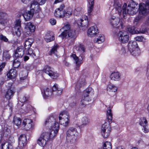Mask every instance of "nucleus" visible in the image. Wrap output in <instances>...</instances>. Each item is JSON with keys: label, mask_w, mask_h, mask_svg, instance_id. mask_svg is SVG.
Wrapping results in <instances>:
<instances>
[{"label": "nucleus", "mask_w": 149, "mask_h": 149, "mask_svg": "<svg viewBox=\"0 0 149 149\" xmlns=\"http://www.w3.org/2000/svg\"><path fill=\"white\" fill-rule=\"evenodd\" d=\"M31 0H21L22 3L24 4H27Z\"/></svg>", "instance_id": "nucleus-62"}, {"label": "nucleus", "mask_w": 149, "mask_h": 149, "mask_svg": "<svg viewBox=\"0 0 149 149\" xmlns=\"http://www.w3.org/2000/svg\"><path fill=\"white\" fill-rule=\"evenodd\" d=\"M78 135L77 129L74 127H70L66 133V139L68 143L74 144L76 143Z\"/></svg>", "instance_id": "nucleus-4"}, {"label": "nucleus", "mask_w": 149, "mask_h": 149, "mask_svg": "<svg viewBox=\"0 0 149 149\" xmlns=\"http://www.w3.org/2000/svg\"><path fill=\"white\" fill-rule=\"evenodd\" d=\"M7 102H2L1 104V106L4 108H6V105L8 104Z\"/></svg>", "instance_id": "nucleus-60"}, {"label": "nucleus", "mask_w": 149, "mask_h": 149, "mask_svg": "<svg viewBox=\"0 0 149 149\" xmlns=\"http://www.w3.org/2000/svg\"><path fill=\"white\" fill-rule=\"evenodd\" d=\"M81 127H83L88 125L90 122V120L89 118L86 116L83 117L81 119Z\"/></svg>", "instance_id": "nucleus-30"}, {"label": "nucleus", "mask_w": 149, "mask_h": 149, "mask_svg": "<svg viewBox=\"0 0 149 149\" xmlns=\"http://www.w3.org/2000/svg\"><path fill=\"white\" fill-rule=\"evenodd\" d=\"M111 127L109 123L106 122L101 127V133L102 136L105 138H107L110 135Z\"/></svg>", "instance_id": "nucleus-12"}, {"label": "nucleus", "mask_w": 149, "mask_h": 149, "mask_svg": "<svg viewBox=\"0 0 149 149\" xmlns=\"http://www.w3.org/2000/svg\"><path fill=\"white\" fill-rule=\"evenodd\" d=\"M85 81L84 79H83V81L81 82L80 81H79V82L77 83L75 86V88L76 90H78L80 87L85 85Z\"/></svg>", "instance_id": "nucleus-46"}, {"label": "nucleus", "mask_w": 149, "mask_h": 149, "mask_svg": "<svg viewBox=\"0 0 149 149\" xmlns=\"http://www.w3.org/2000/svg\"><path fill=\"white\" fill-rule=\"evenodd\" d=\"M105 40L104 36L103 35L100 34L99 35L98 38L94 40L95 42L98 43H101L103 42Z\"/></svg>", "instance_id": "nucleus-34"}, {"label": "nucleus", "mask_w": 149, "mask_h": 149, "mask_svg": "<svg viewBox=\"0 0 149 149\" xmlns=\"http://www.w3.org/2000/svg\"><path fill=\"white\" fill-rule=\"evenodd\" d=\"M15 27H21V20L20 19H17L15 22Z\"/></svg>", "instance_id": "nucleus-51"}, {"label": "nucleus", "mask_w": 149, "mask_h": 149, "mask_svg": "<svg viewBox=\"0 0 149 149\" xmlns=\"http://www.w3.org/2000/svg\"><path fill=\"white\" fill-rule=\"evenodd\" d=\"M34 42V39L32 38H28L25 42L24 45L25 49H29L31 47Z\"/></svg>", "instance_id": "nucleus-31"}, {"label": "nucleus", "mask_w": 149, "mask_h": 149, "mask_svg": "<svg viewBox=\"0 0 149 149\" xmlns=\"http://www.w3.org/2000/svg\"><path fill=\"white\" fill-rule=\"evenodd\" d=\"M88 2L89 4V6H93L94 0H88Z\"/></svg>", "instance_id": "nucleus-59"}, {"label": "nucleus", "mask_w": 149, "mask_h": 149, "mask_svg": "<svg viewBox=\"0 0 149 149\" xmlns=\"http://www.w3.org/2000/svg\"><path fill=\"white\" fill-rule=\"evenodd\" d=\"M29 58V57L28 56H25L24 57V61H27Z\"/></svg>", "instance_id": "nucleus-64"}, {"label": "nucleus", "mask_w": 149, "mask_h": 149, "mask_svg": "<svg viewBox=\"0 0 149 149\" xmlns=\"http://www.w3.org/2000/svg\"><path fill=\"white\" fill-rule=\"evenodd\" d=\"M113 105L109 106L108 108L109 109H108L107 112V118L109 122H111L112 120L113 114L111 109L113 107Z\"/></svg>", "instance_id": "nucleus-33"}, {"label": "nucleus", "mask_w": 149, "mask_h": 149, "mask_svg": "<svg viewBox=\"0 0 149 149\" xmlns=\"http://www.w3.org/2000/svg\"><path fill=\"white\" fill-rule=\"evenodd\" d=\"M22 32L21 27H15V33L17 36L19 37L20 36Z\"/></svg>", "instance_id": "nucleus-47"}, {"label": "nucleus", "mask_w": 149, "mask_h": 149, "mask_svg": "<svg viewBox=\"0 0 149 149\" xmlns=\"http://www.w3.org/2000/svg\"><path fill=\"white\" fill-rule=\"evenodd\" d=\"M93 6H88V13L90 14L92 12L93 10Z\"/></svg>", "instance_id": "nucleus-58"}, {"label": "nucleus", "mask_w": 149, "mask_h": 149, "mask_svg": "<svg viewBox=\"0 0 149 149\" xmlns=\"http://www.w3.org/2000/svg\"><path fill=\"white\" fill-rule=\"evenodd\" d=\"M45 125H49L51 127V132H49L52 138H54L57 135L59 129L58 123L56 122L53 117H49L46 119L45 122Z\"/></svg>", "instance_id": "nucleus-3"}, {"label": "nucleus", "mask_w": 149, "mask_h": 149, "mask_svg": "<svg viewBox=\"0 0 149 149\" xmlns=\"http://www.w3.org/2000/svg\"><path fill=\"white\" fill-rule=\"evenodd\" d=\"M13 122L15 124L18 126L21 125V119L19 118L15 117L14 118Z\"/></svg>", "instance_id": "nucleus-44"}, {"label": "nucleus", "mask_w": 149, "mask_h": 149, "mask_svg": "<svg viewBox=\"0 0 149 149\" xmlns=\"http://www.w3.org/2000/svg\"><path fill=\"white\" fill-rule=\"evenodd\" d=\"M71 57L74 61L76 64L75 68L77 70H79L80 66L83 63L82 60L79 59L78 57L75 54H72Z\"/></svg>", "instance_id": "nucleus-22"}, {"label": "nucleus", "mask_w": 149, "mask_h": 149, "mask_svg": "<svg viewBox=\"0 0 149 149\" xmlns=\"http://www.w3.org/2000/svg\"><path fill=\"white\" fill-rule=\"evenodd\" d=\"M127 29L128 31L132 34H138V31L135 30V28L134 26H128L127 27Z\"/></svg>", "instance_id": "nucleus-39"}, {"label": "nucleus", "mask_w": 149, "mask_h": 149, "mask_svg": "<svg viewBox=\"0 0 149 149\" xmlns=\"http://www.w3.org/2000/svg\"><path fill=\"white\" fill-rule=\"evenodd\" d=\"M76 23L79 27L87 26L88 24L87 17L85 15L83 16L81 18L77 20Z\"/></svg>", "instance_id": "nucleus-18"}, {"label": "nucleus", "mask_w": 149, "mask_h": 149, "mask_svg": "<svg viewBox=\"0 0 149 149\" xmlns=\"http://www.w3.org/2000/svg\"><path fill=\"white\" fill-rule=\"evenodd\" d=\"M33 11H32L31 10L26 12L23 15L25 20L27 21L31 19L33 16Z\"/></svg>", "instance_id": "nucleus-27"}, {"label": "nucleus", "mask_w": 149, "mask_h": 149, "mask_svg": "<svg viewBox=\"0 0 149 149\" xmlns=\"http://www.w3.org/2000/svg\"><path fill=\"white\" fill-rule=\"evenodd\" d=\"M147 120L145 117H142L140 118L139 121V124L143 127L142 130L145 133H147L148 132V130L147 128Z\"/></svg>", "instance_id": "nucleus-20"}, {"label": "nucleus", "mask_w": 149, "mask_h": 149, "mask_svg": "<svg viewBox=\"0 0 149 149\" xmlns=\"http://www.w3.org/2000/svg\"><path fill=\"white\" fill-rule=\"evenodd\" d=\"M128 50L130 53L134 56L138 55L139 49L137 42L135 41H130L128 45Z\"/></svg>", "instance_id": "nucleus-6"}, {"label": "nucleus", "mask_w": 149, "mask_h": 149, "mask_svg": "<svg viewBox=\"0 0 149 149\" xmlns=\"http://www.w3.org/2000/svg\"><path fill=\"white\" fill-rule=\"evenodd\" d=\"M114 36L117 37L121 43H125L127 42L129 40V36L127 32L125 31H120L115 33Z\"/></svg>", "instance_id": "nucleus-7"}, {"label": "nucleus", "mask_w": 149, "mask_h": 149, "mask_svg": "<svg viewBox=\"0 0 149 149\" xmlns=\"http://www.w3.org/2000/svg\"><path fill=\"white\" fill-rule=\"evenodd\" d=\"M107 89L111 92H116L118 88L113 85L109 84L107 86Z\"/></svg>", "instance_id": "nucleus-41"}, {"label": "nucleus", "mask_w": 149, "mask_h": 149, "mask_svg": "<svg viewBox=\"0 0 149 149\" xmlns=\"http://www.w3.org/2000/svg\"><path fill=\"white\" fill-rule=\"evenodd\" d=\"M76 50L77 51L79 54H82L85 52V49L83 45L80 44L79 46L76 47Z\"/></svg>", "instance_id": "nucleus-38"}, {"label": "nucleus", "mask_w": 149, "mask_h": 149, "mask_svg": "<svg viewBox=\"0 0 149 149\" xmlns=\"http://www.w3.org/2000/svg\"><path fill=\"white\" fill-rule=\"evenodd\" d=\"M49 22L52 25H55L56 22V20L54 18L50 19Z\"/></svg>", "instance_id": "nucleus-57"}, {"label": "nucleus", "mask_w": 149, "mask_h": 149, "mask_svg": "<svg viewBox=\"0 0 149 149\" xmlns=\"http://www.w3.org/2000/svg\"><path fill=\"white\" fill-rule=\"evenodd\" d=\"M59 119L60 124L65 126H67L70 119L69 113L67 111L61 112L59 115Z\"/></svg>", "instance_id": "nucleus-9"}, {"label": "nucleus", "mask_w": 149, "mask_h": 149, "mask_svg": "<svg viewBox=\"0 0 149 149\" xmlns=\"http://www.w3.org/2000/svg\"><path fill=\"white\" fill-rule=\"evenodd\" d=\"M117 49L118 51V53L120 54L124 55L126 53L125 48L121 45L118 46Z\"/></svg>", "instance_id": "nucleus-36"}, {"label": "nucleus", "mask_w": 149, "mask_h": 149, "mask_svg": "<svg viewBox=\"0 0 149 149\" xmlns=\"http://www.w3.org/2000/svg\"><path fill=\"white\" fill-rule=\"evenodd\" d=\"M103 149H112L111 143L108 141L105 142L103 144Z\"/></svg>", "instance_id": "nucleus-42"}, {"label": "nucleus", "mask_w": 149, "mask_h": 149, "mask_svg": "<svg viewBox=\"0 0 149 149\" xmlns=\"http://www.w3.org/2000/svg\"><path fill=\"white\" fill-rule=\"evenodd\" d=\"M20 64V62L17 59H15L13 62V65L15 68H17L18 67Z\"/></svg>", "instance_id": "nucleus-49"}, {"label": "nucleus", "mask_w": 149, "mask_h": 149, "mask_svg": "<svg viewBox=\"0 0 149 149\" xmlns=\"http://www.w3.org/2000/svg\"><path fill=\"white\" fill-rule=\"evenodd\" d=\"M40 5L37 1H33L31 2L30 7V9L32 11L34 10L38 11L40 10Z\"/></svg>", "instance_id": "nucleus-26"}, {"label": "nucleus", "mask_w": 149, "mask_h": 149, "mask_svg": "<svg viewBox=\"0 0 149 149\" xmlns=\"http://www.w3.org/2000/svg\"><path fill=\"white\" fill-rule=\"evenodd\" d=\"M7 16L6 14L5 13L0 12V24L5 26L8 22V20L4 18L5 17Z\"/></svg>", "instance_id": "nucleus-29"}, {"label": "nucleus", "mask_w": 149, "mask_h": 149, "mask_svg": "<svg viewBox=\"0 0 149 149\" xmlns=\"http://www.w3.org/2000/svg\"><path fill=\"white\" fill-rule=\"evenodd\" d=\"M58 47V45L57 44L54 45L52 47L49 53V54L50 55L53 54L56 55L57 53V49Z\"/></svg>", "instance_id": "nucleus-35"}, {"label": "nucleus", "mask_w": 149, "mask_h": 149, "mask_svg": "<svg viewBox=\"0 0 149 149\" xmlns=\"http://www.w3.org/2000/svg\"><path fill=\"white\" fill-rule=\"evenodd\" d=\"M9 134V132L6 131L4 132L3 136L0 141V146L1 149H13L12 144H9L7 142V136Z\"/></svg>", "instance_id": "nucleus-8"}, {"label": "nucleus", "mask_w": 149, "mask_h": 149, "mask_svg": "<svg viewBox=\"0 0 149 149\" xmlns=\"http://www.w3.org/2000/svg\"><path fill=\"white\" fill-rule=\"evenodd\" d=\"M25 52L26 54L31 56L33 57L36 56L35 54L33 52V50L30 48L25 49Z\"/></svg>", "instance_id": "nucleus-48"}, {"label": "nucleus", "mask_w": 149, "mask_h": 149, "mask_svg": "<svg viewBox=\"0 0 149 149\" xmlns=\"http://www.w3.org/2000/svg\"><path fill=\"white\" fill-rule=\"evenodd\" d=\"M10 57V54L8 51L4 50L3 51V59L8 60Z\"/></svg>", "instance_id": "nucleus-43"}, {"label": "nucleus", "mask_w": 149, "mask_h": 149, "mask_svg": "<svg viewBox=\"0 0 149 149\" xmlns=\"http://www.w3.org/2000/svg\"><path fill=\"white\" fill-rule=\"evenodd\" d=\"M15 140L14 137L13 136H10L9 137L8 140V143L9 144H12V143H13L15 142Z\"/></svg>", "instance_id": "nucleus-53"}, {"label": "nucleus", "mask_w": 149, "mask_h": 149, "mask_svg": "<svg viewBox=\"0 0 149 149\" xmlns=\"http://www.w3.org/2000/svg\"><path fill=\"white\" fill-rule=\"evenodd\" d=\"M81 9L82 8L81 7L77 8L74 11V15L76 16H78L81 12Z\"/></svg>", "instance_id": "nucleus-50"}, {"label": "nucleus", "mask_w": 149, "mask_h": 149, "mask_svg": "<svg viewBox=\"0 0 149 149\" xmlns=\"http://www.w3.org/2000/svg\"><path fill=\"white\" fill-rule=\"evenodd\" d=\"M28 98L26 96H24L23 97L22 100V102H25L27 101Z\"/></svg>", "instance_id": "nucleus-63"}, {"label": "nucleus", "mask_w": 149, "mask_h": 149, "mask_svg": "<svg viewBox=\"0 0 149 149\" xmlns=\"http://www.w3.org/2000/svg\"><path fill=\"white\" fill-rule=\"evenodd\" d=\"M110 78L112 80L116 81H119L121 79V74L118 72H114L111 74Z\"/></svg>", "instance_id": "nucleus-25"}, {"label": "nucleus", "mask_w": 149, "mask_h": 149, "mask_svg": "<svg viewBox=\"0 0 149 149\" xmlns=\"http://www.w3.org/2000/svg\"><path fill=\"white\" fill-rule=\"evenodd\" d=\"M115 7L119 15L128 14L130 15H133L136 14L139 10L138 4L133 1L130 3L127 6L126 3H124L122 9L120 3H115Z\"/></svg>", "instance_id": "nucleus-1"}, {"label": "nucleus", "mask_w": 149, "mask_h": 149, "mask_svg": "<svg viewBox=\"0 0 149 149\" xmlns=\"http://www.w3.org/2000/svg\"><path fill=\"white\" fill-rule=\"evenodd\" d=\"M72 9L70 7H68L65 10H64V16L66 17H69L72 14Z\"/></svg>", "instance_id": "nucleus-37"}, {"label": "nucleus", "mask_w": 149, "mask_h": 149, "mask_svg": "<svg viewBox=\"0 0 149 149\" xmlns=\"http://www.w3.org/2000/svg\"><path fill=\"white\" fill-rule=\"evenodd\" d=\"M138 31L139 33H144L147 32L148 30L146 28H144L140 29L139 31Z\"/></svg>", "instance_id": "nucleus-52"}, {"label": "nucleus", "mask_w": 149, "mask_h": 149, "mask_svg": "<svg viewBox=\"0 0 149 149\" xmlns=\"http://www.w3.org/2000/svg\"><path fill=\"white\" fill-rule=\"evenodd\" d=\"M17 72L15 70L11 69L10 70L7 74L8 78L10 79L15 78L17 76Z\"/></svg>", "instance_id": "nucleus-32"}, {"label": "nucleus", "mask_w": 149, "mask_h": 149, "mask_svg": "<svg viewBox=\"0 0 149 149\" xmlns=\"http://www.w3.org/2000/svg\"><path fill=\"white\" fill-rule=\"evenodd\" d=\"M121 19L118 18H116L114 16H111L109 19V21L111 25L114 27L118 25L119 23L121 25V28H123V26Z\"/></svg>", "instance_id": "nucleus-15"}, {"label": "nucleus", "mask_w": 149, "mask_h": 149, "mask_svg": "<svg viewBox=\"0 0 149 149\" xmlns=\"http://www.w3.org/2000/svg\"><path fill=\"white\" fill-rule=\"evenodd\" d=\"M53 138L51 137V135L49 132H44L41 133L38 139L37 142L40 146L43 147L46 145L49 140Z\"/></svg>", "instance_id": "nucleus-5"}, {"label": "nucleus", "mask_w": 149, "mask_h": 149, "mask_svg": "<svg viewBox=\"0 0 149 149\" xmlns=\"http://www.w3.org/2000/svg\"><path fill=\"white\" fill-rule=\"evenodd\" d=\"M64 29V31H63L61 34L59 35V37H61L63 39L67 35L68 31L70 29V25L68 24L65 25L62 28Z\"/></svg>", "instance_id": "nucleus-28"}, {"label": "nucleus", "mask_w": 149, "mask_h": 149, "mask_svg": "<svg viewBox=\"0 0 149 149\" xmlns=\"http://www.w3.org/2000/svg\"><path fill=\"white\" fill-rule=\"evenodd\" d=\"M63 89L58 87V85L55 84L52 88V91L50 88H45L42 91V93L43 98L47 99L50 97L52 93L56 95H61Z\"/></svg>", "instance_id": "nucleus-2"}, {"label": "nucleus", "mask_w": 149, "mask_h": 149, "mask_svg": "<svg viewBox=\"0 0 149 149\" xmlns=\"http://www.w3.org/2000/svg\"><path fill=\"white\" fill-rule=\"evenodd\" d=\"M43 71L53 79H56L58 76V74L54 71L53 69L49 66L45 65L44 67Z\"/></svg>", "instance_id": "nucleus-11"}, {"label": "nucleus", "mask_w": 149, "mask_h": 149, "mask_svg": "<svg viewBox=\"0 0 149 149\" xmlns=\"http://www.w3.org/2000/svg\"><path fill=\"white\" fill-rule=\"evenodd\" d=\"M68 35L69 37L71 38H75L76 37L75 31L71 29L68 32Z\"/></svg>", "instance_id": "nucleus-45"}, {"label": "nucleus", "mask_w": 149, "mask_h": 149, "mask_svg": "<svg viewBox=\"0 0 149 149\" xmlns=\"http://www.w3.org/2000/svg\"><path fill=\"white\" fill-rule=\"evenodd\" d=\"M18 148L22 149L27 144V139L25 135H21L19 139Z\"/></svg>", "instance_id": "nucleus-19"}, {"label": "nucleus", "mask_w": 149, "mask_h": 149, "mask_svg": "<svg viewBox=\"0 0 149 149\" xmlns=\"http://www.w3.org/2000/svg\"><path fill=\"white\" fill-rule=\"evenodd\" d=\"M92 88L90 87L84 91L80 103V105L82 107L85 106L86 104V102L91 101V99L89 97V94Z\"/></svg>", "instance_id": "nucleus-10"}, {"label": "nucleus", "mask_w": 149, "mask_h": 149, "mask_svg": "<svg viewBox=\"0 0 149 149\" xmlns=\"http://www.w3.org/2000/svg\"><path fill=\"white\" fill-rule=\"evenodd\" d=\"M134 39L138 41H142L143 40V37L142 36H138L135 37Z\"/></svg>", "instance_id": "nucleus-54"}, {"label": "nucleus", "mask_w": 149, "mask_h": 149, "mask_svg": "<svg viewBox=\"0 0 149 149\" xmlns=\"http://www.w3.org/2000/svg\"><path fill=\"white\" fill-rule=\"evenodd\" d=\"M0 39L5 42H7L8 41V39L6 37L2 35H0Z\"/></svg>", "instance_id": "nucleus-56"}, {"label": "nucleus", "mask_w": 149, "mask_h": 149, "mask_svg": "<svg viewBox=\"0 0 149 149\" xmlns=\"http://www.w3.org/2000/svg\"><path fill=\"white\" fill-rule=\"evenodd\" d=\"M31 106L30 105H28V107H26L25 109H24V110L25 111V112H27L29 111L30 109V107Z\"/></svg>", "instance_id": "nucleus-61"}, {"label": "nucleus", "mask_w": 149, "mask_h": 149, "mask_svg": "<svg viewBox=\"0 0 149 149\" xmlns=\"http://www.w3.org/2000/svg\"><path fill=\"white\" fill-rule=\"evenodd\" d=\"M139 13L146 15L149 13V1L147 0L145 4L141 3L139 4Z\"/></svg>", "instance_id": "nucleus-13"}, {"label": "nucleus", "mask_w": 149, "mask_h": 149, "mask_svg": "<svg viewBox=\"0 0 149 149\" xmlns=\"http://www.w3.org/2000/svg\"><path fill=\"white\" fill-rule=\"evenodd\" d=\"M15 93L14 89L12 85L10 88L8 89L5 94V97L8 99L9 100L13 96Z\"/></svg>", "instance_id": "nucleus-24"}, {"label": "nucleus", "mask_w": 149, "mask_h": 149, "mask_svg": "<svg viewBox=\"0 0 149 149\" xmlns=\"http://www.w3.org/2000/svg\"><path fill=\"white\" fill-rule=\"evenodd\" d=\"M98 33V29L96 26H94L89 27L87 32L88 36L93 37L95 36Z\"/></svg>", "instance_id": "nucleus-17"}, {"label": "nucleus", "mask_w": 149, "mask_h": 149, "mask_svg": "<svg viewBox=\"0 0 149 149\" xmlns=\"http://www.w3.org/2000/svg\"><path fill=\"white\" fill-rule=\"evenodd\" d=\"M64 6L61 5L59 8L56 9L55 11L54 15L57 17L62 18L64 16L63 8Z\"/></svg>", "instance_id": "nucleus-21"}, {"label": "nucleus", "mask_w": 149, "mask_h": 149, "mask_svg": "<svg viewBox=\"0 0 149 149\" xmlns=\"http://www.w3.org/2000/svg\"><path fill=\"white\" fill-rule=\"evenodd\" d=\"M54 39V37L53 35H51L49 33L47 34L45 38V40L47 42H49Z\"/></svg>", "instance_id": "nucleus-40"}, {"label": "nucleus", "mask_w": 149, "mask_h": 149, "mask_svg": "<svg viewBox=\"0 0 149 149\" xmlns=\"http://www.w3.org/2000/svg\"><path fill=\"white\" fill-rule=\"evenodd\" d=\"M24 50L23 47H17L14 52V55L17 58H21L24 54Z\"/></svg>", "instance_id": "nucleus-23"}, {"label": "nucleus", "mask_w": 149, "mask_h": 149, "mask_svg": "<svg viewBox=\"0 0 149 149\" xmlns=\"http://www.w3.org/2000/svg\"><path fill=\"white\" fill-rule=\"evenodd\" d=\"M37 1L40 5H42L45 3L47 0H37Z\"/></svg>", "instance_id": "nucleus-55"}, {"label": "nucleus", "mask_w": 149, "mask_h": 149, "mask_svg": "<svg viewBox=\"0 0 149 149\" xmlns=\"http://www.w3.org/2000/svg\"><path fill=\"white\" fill-rule=\"evenodd\" d=\"M36 29V26L32 23L29 22L25 23L24 32L28 35H31Z\"/></svg>", "instance_id": "nucleus-14"}, {"label": "nucleus", "mask_w": 149, "mask_h": 149, "mask_svg": "<svg viewBox=\"0 0 149 149\" xmlns=\"http://www.w3.org/2000/svg\"><path fill=\"white\" fill-rule=\"evenodd\" d=\"M32 121L30 119H25L23 121L22 126L27 130H31L33 127Z\"/></svg>", "instance_id": "nucleus-16"}]
</instances>
